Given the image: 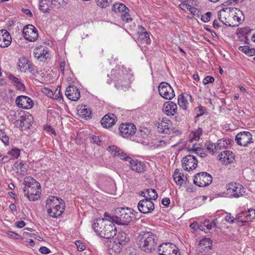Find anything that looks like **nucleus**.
<instances>
[{
	"label": "nucleus",
	"instance_id": "nucleus-13",
	"mask_svg": "<svg viewBox=\"0 0 255 255\" xmlns=\"http://www.w3.org/2000/svg\"><path fill=\"white\" fill-rule=\"evenodd\" d=\"M137 208L140 213L148 214L151 213L154 209V205L151 200L145 198L138 202Z\"/></svg>",
	"mask_w": 255,
	"mask_h": 255
},
{
	"label": "nucleus",
	"instance_id": "nucleus-63",
	"mask_svg": "<svg viewBox=\"0 0 255 255\" xmlns=\"http://www.w3.org/2000/svg\"><path fill=\"white\" fill-rule=\"evenodd\" d=\"M22 11L25 13V14L27 15H29L30 17H32V12H31V11L28 9H27V8H22Z\"/></svg>",
	"mask_w": 255,
	"mask_h": 255
},
{
	"label": "nucleus",
	"instance_id": "nucleus-20",
	"mask_svg": "<svg viewBox=\"0 0 255 255\" xmlns=\"http://www.w3.org/2000/svg\"><path fill=\"white\" fill-rule=\"evenodd\" d=\"M11 43V37L9 32L5 29L0 30V47H7Z\"/></svg>",
	"mask_w": 255,
	"mask_h": 255
},
{
	"label": "nucleus",
	"instance_id": "nucleus-39",
	"mask_svg": "<svg viewBox=\"0 0 255 255\" xmlns=\"http://www.w3.org/2000/svg\"><path fill=\"white\" fill-rule=\"evenodd\" d=\"M0 139L5 145H8L9 143V137L6 134L5 132L1 129H0Z\"/></svg>",
	"mask_w": 255,
	"mask_h": 255
},
{
	"label": "nucleus",
	"instance_id": "nucleus-36",
	"mask_svg": "<svg viewBox=\"0 0 255 255\" xmlns=\"http://www.w3.org/2000/svg\"><path fill=\"white\" fill-rule=\"evenodd\" d=\"M198 228L201 231L209 230L211 229V225L209 220H205L203 222L200 224Z\"/></svg>",
	"mask_w": 255,
	"mask_h": 255
},
{
	"label": "nucleus",
	"instance_id": "nucleus-26",
	"mask_svg": "<svg viewBox=\"0 0 255 255\" xmlns=\"http://www.w3.org/2000/svg\"><path fill=\"white\" fill-rule=\"evenodd\" d=\"M31 64L24 57H20L17 63V68L21 72H25L27 70H30Z\"/></svg>",
	"mask_w": 255,
	"mask_h": 255
},
{
	"label": "nucleus",
	"instance_id": "nucleus-2",
	"mask_svg": "<svg viewBox=\"0 0 255 255\" xmlns=\"http://www.w3.org/2000/svg\"><path fill=\"white\" fill-rule=\"evenodd\" d=\"M138 246L141 251L150 253L156 247L157 237L150 232H142L138 236Z\"/></svg>",
	"mask_w": 255,
	"mask_h": 255
},
{
	"label": "nucleus",
	"instance_id": "nucleus-6",
	"mask_svg": "<svg viewBox=\"0 0 255 255\" xmlns=\"http://www.w3.org/2000/svg\"><path fill=\"white\" fill-rule=\"evenodd\" d=\"M227 194L230 197L238 198L245 193V188L239 183L231 182L226 186Z\"/></svg>",
	"mask_w": 255,
	"mask_h": 255
},
{
	"label": "nucleus",
	"instance_id": "nucleus-56",
	"mask_svg": "<svg viewBox=\"0 0 255 255\" xmlns=\"http://www.w3.org/2000/svg\"><path fill=\"white\" fill-rule=\"evenodd\" d=\"M26 122H27V121H26V119H24L23 120H16V121L15 122V124L17 126H19L20 127H23L25 126V124Z\"/></svg>",
	"mask_w": 255,
	"mask_h": 255
},
{
	"label": "nucleus",
	"instance_id": "nucleus-16",
	"mask_svg": "<svg viewBox=\"0 0 255 255\" xmlns=\"http://www.w3.org/2000/svg\"><path fill=\"white\" fill-rule=\"evenodd\" d=\"M212 244L209 239H204L200 241L198 250L199 255H209Z\"/></svg>",
	"mask_w": 255,
	"mask_h": 255
},
{
	"label": "nucleus",
	"instance_id": "nucleus-31",
	"mask_svg": "<svg viewBox=\"0 0 255 255\" xmlns=\"http://www.w3.org/2000/svg\"><path fill=\"white\" fill-rule=\"evenodd\" d=\"M9 78L11 81L12 83H13V84L15 86L18 90L21 91L24 90V85L23 83H22L19 79L12 75H10Z\"/></svg>",
	"mask_w": 255,
	"mask_h": 255
},
{
	"label": "nucleus",
	"instance_id": "nucleus-23",
	"mask_svg": "<svg viewBox=\"0 0 255 255\" xmlns=\"http://www.w3.org/2000/svg\"><path fill=\"white\" fill-rule=\"evenodd\" d=\"M115 239V243H116V244L115 246H113V248L117 247L118 245H120L122 246H125L129 240V237L124 232H119Z\"/></svg>",
	"mask_w": 255,
	"mask_h": 255
},
{
	"label": "nucleus",
	"instance_id": "nucleus-64",
	"mask_svg": "<svg viewBox=\"0 0 255 255\" xmlns=\"http://www.w3.org/2000/svg\"><path fill=\"white\" fill-rule=\"evenodd\" d=\"M199 226V225H198V223L197 222H194L190 225V227L191 228H192L195 230H196L197 229H199L198 228Z\"/></svg>",
	"mask_w": 255,
	"mask_h": 255
},
{
	"label": "nucleus",
	"instance_id": "nucleus-49",
	"mask_svg": "<svg viewBox=\"0 0 255 255\" xmlns=\"http://www.w3.org/2000/svg\"><path fill=\"white\" fill-rule=\"evenodd\" d=\"M228 9L227 8L226 10L225 9H222L218 13L219 17H227V16L230 14L229 12L230 10H228Z\"/></svg>",
	"mask_w": 255,
	"mask_h": 255
},
{
	"label": "nucleus",
	"instance_id": "nucleus-15",
	"mask_svg": "<svg viewBox=\"0 0 255 255\" xmlns=\"http://www.w3.org/2000/svg\"><path fill=\"white\" fill-rule=\"evenodd\" d=\"M15 103L18 107L29 109L33 106V101L26 96H18L15 100Z\"/></svg>",
	"mask_w": 255,
	"mask_h": 255
},
{
	"label": "nucleus",
	"instance_id": "nucleus-12",
	"mask_svg": "<svg viewBox=\"0 0 255 255\" xmlns=\"http://www.w3.org/2000/svg\"><path fill=\"white\" fill-rule=\"evenodd\" d=\"M182 167L184 170L190 171L195 169L198 164L196 157L193 155L185 156L182 160Z\"/></svg>",
	"mask_w": 255,
	"mask_h": 255
},
{
	"label": "nucleus",
	"instance_id": "nucleus-60",
	"mask_svg": "<svg viewBox=\"0 0 255 255\" xmlns=\"http://www.w3.org/2000/svg\"><path fill=\"white\" fill-rule=\"evenodd\" d=\"M41 55H41V59H42V60H43V59L46 60L48 58H49V54L47 50L45 51L44 50H43V52L42 53L41 52Z\"/></svg>",
	"mask_w": 255,
	"mask_h": 255
},
{
	"label": "nucleus",
	"instance_id": "nucleus-11",
	"mask_svg": "<svg viewBox=\"0 0 255 255\" xmlns=\"http://www.w3.org/2000/svg\"><path fill=\"white\" fill-rule=\"evenodd\" d=\"M24 37L29 41H35L38 37V31L35 27L31 24L25 26L23 29Z\"/></svg>",
	"mask_w": 255,
	"mask_h": 255
},
{
	"label": "nucleus",
	"instance_id": "nucleus-4",
	"mask_svg": "<svg viewBox=\"0 0 255 255\" xmlns=\"http://www.w3.org/2000/svg\"><path fill=\"white\" fill-rule=\"evenodd\" d=\"M46 207L50 217L57 218L64 212L65 205L62 199L51 196L46 200Z\"/></svg>",
	"mask_w": 255,
	"mask_h": 255
},
{
	"label": "nucleus",
	"instance_id": "nucleus-35",
	"mask_svg": "<svg viewBox=\"0 0 255 255\" xmlns=\"http://www.w3.org/2000/svg\"><path fill=\"white\" fill-rule=\"evenodd\" d=\"M247 213L245 211H243L237 215L235 218L236 221L240 223H246L248 222L246 218Z\"/></svg>",
	"mask_w": 255,
	"mask_h": 255
},
{
	"label": "nucleus",
	"instance_id": "nucleus-17",
	"mask_svg": "<svg viewBox=\"0 0 255 255\" xmlns=\"http://www.w3.org/2000/svg\"><path fill=\"white\" fill-rule=\"evenodd\" d=\"M107 150L110 152L114 156H118L121 159L129 161L131 159L128 156L122 149L115 145H111L108 147Z\"/></svg>",
	"mask_w": 255,
	"mask_h": 255
},
{
	"label": "nucleus",
	"instance_id": "nucleus-54",
	"mask_svg": "<svg viewBox=\"0 0 255 255\" xmlns=\"http://www.w3.org/2000/svg\"><path fill=\"white\" fill-rule=\"evenodd\" d=\"M91 142L94 143H96V144L100 145L101 140H100V138L98 136L92 134L91 136Z\"/></svg>",
	"mask_w": 255,
	"mask_h": 255
},
{
	"label": "nucleus",
	"instance_id": "nucleus-7",
	"mask_svg": "<svg viewBox=\"0 0 255 255\" xmlns=\"http://www.w3.org/2000/svg\"><path fill=\"white\" fill-rule=\"evenodd\" d=\"M212 182V177L209 173L202 172L194 176V183L199 187H205Z\"/></svg>",
	"mask_w": 255,
	"mask_h": 255
},
{
	"label": "nucleus",
	"instance_id": "nucleus-10",
	"mask_svg": "<svg viewBox=\"0 0 255 255\" xmlns=\"http://www.w3.org/2000/svg\"><path fill=\"white\" fill-rule=\"evenodd\" d=\"M235 140L238 144L247 146L249 144L253 142V135L249 131H241L236 135Z\"/></svg>",
	"mask_w": 255,
	"mask_h": 255
},
{
	"label": "nucleus",
	"instance_id": "nucleus-44",
	"mask_svg": "<svg viewBox=\"0 0 255 255\" xmlns=\"http://www.w3.org/2000/svg\"><path fill=\"white\" fill-rule=\"evenodd\" d=\"M211 15V12H207L201 16V20L204 22H208L210 20Z\"/></svg>",
	"mask_w": 255,
	"mask_h": 255
},
{
	"label": "nucleus",
	"instance_id": "nucleus-62",
	"mask_svg": "<svg viewBox=\"0 0 255 255\" xmlns=\"http://www.w3.org/2000/svg\"><path fill=\"white\" fill-rule=\"evenodd\" d=\"M170 203V200L169 198H164L162 200V204L165 206H168Z\"/></svg>",
	"mask_w": 255,
	"mask_h": 255
},
{
	"label": "nucleus",
	"instance_id": "nucleus-34",
	"mask_svg": "<svg viewBox=\"0 0 255 255\" xmlns=\"http://www.w3.org/2000/svg\"><path fill=\"white\" fill-rule=\"evenodd\" d=\"M202 133V128H198L197 129H195L194 131H192L190 134V138L191 140H197L200 137V135Z\"/></svg>",
	"mask_w": 255,
	"mask_h": 255
},
{
	"label": "nucleus",
	"instance_id": "nucleus-14",
	"mask_svg": "<svg viewBox=\"0 0 255 255\" xmlns=\"http://www.w3.org/2000/svg\"><path fill=\"white\" fill-rule=\"evenodd\" d=\"M136 129L135 126L131 123H123L119 127L121 135L124 137H128L133 135Z\"/></svg>",
	"mask_w": 255,
	"mask_h": 255
},
{
	"label": "nucleus",
	"instance_id": "nucleus-45",
	"mask_svg": "<svg viewBox=\"0 0 255 255\" xmlns=\"http://www.w3.org/2000/svg\"><path fill=\"white\" fill-rule=\"evenodd\" d=\"M173 176L175 183L178 185H181L183 182V179L181 176L180 174L177 175V174H176L173 175Z\"/></svg>",
	"mask_w": 255,
	"mask_h": 255
},
{
	"label": "nucleus",
	"instance_id": "nucleus-46",
	"mask_svg": "<svg viewBox=\"0 0 255 255\" xmlns=\"http://www.w3.org/2000/svg\"><path fill=\"white\" fill-rule=\"evenodd\" d=\"M8 153L11 155L13 158H17L19 156L20 151L18 149L14 148L9 151Z\"/></svg>",
	"mask_w": 255,
	"mask_h": 255
},
{
	"label": "nucleus",
	"instance_id": "nucleus-40",
	"mask_svg": "<svg viewBox=\"0 0 255 255\" xmlns=\"http://www.w3.org/2000/svg\"><path fill=\"white\" fill-rule=\"evenodd\" d=\"M247 213L246 218L248 222L251 221L252 219H254L255 218V210L254 209H250L248 211H245Z\"/></svg>",
	"mask_w": 255,
	"mask_h": 255
},
{
	"label": "nucleus",
	"instance_id": "nucleus-27",
	"mask_svg": "<svg viewBox=\"0 0 255 255\" xmlns=\"http://www.w3.org/2000/svg\"><path fill=\"white\" fill-rule=\"evenodd\" d=\"M138 40L143 41L146 44L150 43L149 34L147 33L145 28L141 25L138 26Z\"/></svg>",
	"mask_w": 255,
	"mask_h": 255
},
{
	"label": "nucleus",
	"instance_id": "nucleus-38",
	"mask_svg": "<svg viewBox=\"0 0 255 255\" xmlns=\"http://www.w3.org/2000/svg\"><path fill=\"white\" fill-rule=\"evenodd\" d=\"M128 10H126L123 13H122L121 14V17L123 21H126L127 23H128L132 21V18L131 17L130 15L128 13Z\"/></svg>",
	"mask_w": 255,
	"mask_h": 255
},
{
	"label": "nucleus",
	"instance_id": "nucleus-9",
	"mask_svg": "<svg viewBox=\"0 0 255 255\" xmlns=\"http://www.w3.org/2000/svg\"><path fill=\"white\" fill-rule=\"evenodd\" d=\"M159 255H177L179 251L176 246L172 243H165L158 246Z\"/></svg>",
	"mask_w": 255,
	"mask_h": 255
},
{
	"label": "nucleus",
	"instance_id": "nucleus-52",
	"mask_svg": "<svg viewBox=\"0 0 255 255\" xmlns=\"http://www.w3.org/2000/svg\"><path fill=\"white\" fill-rule=\"evenodd\" d=\"M223 142H224V141L223 140V139H220L219 140H218V142L216 143L217 152H219L218 150L224 148V145Z\"/></svg>",
	"mask_w": 255,
	"mask_h": 255
},
{
	"label": "nucleus",
	"instance_id": "nucleus-61",
	"mask_svg": "<svg viewBox=\"0 0 255 255\" xmlns=\"http://www.w3.org/2000/svg\"><path fill=\"white\" fill-rule=\"evenodd\" d=\"M15 226L19 228H22L24 227L25 225V223L23 221H19L15 223Z\"/></svg>",
	"mask_w": 255,
	"mask_h": 255
},
{
	"label": "nucleus",
	"instance_id": "nucleus-30",
	"mask_svg": "<svg viewBox=\"0 0 255 255\" xmlns=\"http://www.w3.org/2000/svg\"><path fill=\"white\" fill-rule=\"evenodd\" d=\"M128 82L125 79H119L115 80V87L118 89H122L124 91L126 90L128 87Z\"/></svg>",
	"mask_w": 255,
	"mask_h": 255
},
{
	"label": "nucleus",
	"instance_id": "nucleus-33",
	"mask_svg": "<svg viewBox=\"0 0 255 255\" xmlns=\"http://www.w3.org/2000/svg\"><path fill=\"white\" fill-rule=\"evenodd\" d=\"M112 10L116 13H123L126 10H128V8L123 3H117L113 6Z\"/></svg>",
	"mask_w": 255,
	"mask_h": 255
},
{
	"label": "nucleus",
	"instance_id": "nucleus-21",
	"mask_svg": "<svg viewBox=\"0 0 255 255\" xmlns=\"http://www.w3.org/2000/svg\"><path fill=\"white\" fill-rule=\"evenodd\" d=\"M130 166L131 170L137 173H142L145 170V164L137 159L129 160Z\"/></svg>",
	"mask_w": 255,
	"mask_h": 255
},
{
	"label": "nucleus",
	"instance_id": "nucleus-8",
	"mask_svg": "<svg viewBox=\"0 0 255 255\" xmlns=\"http://www.w3.org/2000/svg\"><path fill=\"white\" fill-rule=\"evenodd\" d=\"M158 90L160 95L165 99L170 100L175 96L173 88L167 82H161L158 87Z\"/></svg>",
	"mask_w": 255,
	"mask_h": 255
},
{
	"label": "nucleus",
	"instance_id": "nucleus-48",
	"mask_svg": "<svg viewBox=\"0 0 255 255\" xmlns=\"http://www.w3.org/2000/svg\"><path fill=\"white\" fill-rule=\"evenodd\" d=\"M42 92L43 94L50 98H52L53 96H54V93L50 89L47 88H43Z\"/></svg>",
	"mask_w": 255,
	"mask_h": 255
},
{
	"label": "nucleus",
	"instance_id": "nucleus-47",
	"mask_svg": "<svg viewBox=\"0 0 255 255\" xmlns=\"http://www.w3.org/2000/svg\"><path fill=\"white\" fill-rule=\"evenodd\" d=\"M219 19L220 20V21L221 22H222L224 24L227 25V26H234V25H232L230 21H229V19L228 18V17H219ZM238 25L237 24H235L234 25Z\"/></svg>",
	"mask_w": 255,
	"mask_h": 255
},
{
	"label": "nucleus",
	"instance_id": "nucleus-53",
	"mask_svg": "<svg viewBox=\"0 0 255 255\" xmlns=\"http://www.w3.org/2000/svg\"><path fill=\"white\" fill-rule=\"evenodd\" d=\"M225 220L231 224L234 223L235 221H236L235 218L231 216V214H227L225 217Z\"/></svg>",
	"mask_w": 255,
	"mask_h": 255
},
{
	"label": "nucleus",
	"instance_id": "nucleus-41",
	"mask_svg": "<svg viewBox=\"0 0 255 255\" xmlns=\"http://www.w3.org/2000/svg\"><path fill=\"white\" fill-rule=\"evenodd\" d=\"M96 1L97 4L102 8L108 6L112 2V0H97Z\"/></svg>",
	"mask_w": 255,
	"mask_h": 255
},
{
	"label": "nucleus",
	"instance_id": "nucleus-24",
	"mask_svg": "<svg viewBox=\"0 0 255 255\" xmlns=\"http://www.w3.org/2000/svg\"><path fill=\"white\" fill-rule=\"evenodd\" d=\"M220 160L225 164H228L233 162L234 155L232 151L225 150L221 152L219 155Z\"/></svg>",
	"mask_w": 255,
	"mask_h": 255
},
{
	"label": "nucleus",
	"instance_id": "nucleus-1",
	"mask_svg": "<svg viewBox=\"0 0 255 255\" xmlns=\"http://www.w3.org/2000/svg\"><path fill=\"white\" fill-rule=\"evenodd\" d=\"M114 223L109 219L99 218L93 224V228L101 237L110 239L116 235L117 229Z\"/></svg>",
	"mask_w": 255,
	"mask_h": 255
},
{
	"label": "nucleus",
	"instance_id": "nucleus-3",
	"mask_svg": "<svg viewBox=\"0 0 255 255\" xmlns=\"http://www.w3.org/2000/svg\"><path fill=\"white\" fill-rule=\"evenodd\" d=\"M23 184L24 195L29 201H34L40 198V185L35 179L31 177H26Z\"/></svg>",
	"mask_w": 255,
	"mask_h": 255
},
{
	"label": "nucleus",
	"instance_id": "nucleus-18",
	"mask_svg": "<svg viewBox=\"0 0 255 255\" xmlns=\"http://www.w3.org/2000/svg\"><path fill=\"white\" fill-rule=\"evenodd\" d=\"M66 96L70 100L76 101L80 97V93L78 89L74 86H69L65 91Z\"/></svg>",
	"mask_w": 255,
	"mask_h": 255
},
{
	"label": "nucleus",
	"instance_id": "nucleus-5",
	"mask_svg": "<svg viewBox=\"0 0 255 255\" xmlns=\"http://www.w3.org/2000/svg\"><path fill=\"white\" fill-rule=\"evenodd\" d=\"M135 218L134 214L128 208H117L115 209L113 221L119 225L127 226Z\"/></svg>",
	"mask_w": 255,
	"mask_h": 255
},
{
	"label": "nucleus",
	"instance_id": "nucleus-32",
	"mask_svg": "<svg viewBox=\"0 0 255 255\" xmlns=\"http://www.w3.org/2000/svg\"><path fill=\"white\" fill-rule=\"evenodd\" d=\"M52 0H39V9L44 12H48L49 9V5Z\"/></svg>",
	"mask_w": 255,
	"mask_h": 255
},
{
	"label": "nucleus",
	"instance_id": "nucleus-25",
	"mask_svg": "<svg viewBox=\"0 0 255 255\" xmlns=\"http://www.w3.org/2000/svg\"><path fill=\"white\" fill-rule=\"evenodd\" d=\"M176 104L172 102H166L163 106V111L167 116H173L177 111Z\"/></svg>",
	"mask_w": 255,
	"mask_h": 255
},
{
	"label": "nucleus",
	"instance_id": "nucleus-22",
	"mask_svg": "<svg viewBox=\"0 0 255 255\" xmlns=\"http://www.w3.org/2000/svg\"><path fill=\"white\" fill-rule=\"evenodd\" d=\"M116 116L113 114L106 115L101 120V125L104 128H111L115 124Z\"/></svg>",
	"mask_w": 255,
	"mask_h": 255
},
{
	"label": "nucleus",
	"instance_id": "nucleus-51",
	"mask_svg": "<svg viewBox=\"0 0 255 255\" xmlns=\"http://www.w3.org/2000/svg\"><path fill=\"white\" fill-rule=\"evenodd\" d=\"M214 78L212 76H206L203 80V83L204 85L208 84L210 83H213L214 81Z\"/></svg>",
	"mask_w": 255,
	"mask_h": 255
},
{
	"label": "nucleus",
	"instance_id": "nucleus-57",
	"mask_svg": "<svg viewBox=\"0 0 255 255\" xmlns=\"http://www.w3.org/2000/svg\"><path fill=\"white\" fill-rule=\"evenodd\" d=\"M168 140H159L157 141V146H164L168 143Z\"/></svg>",
	"mask_w": 255,
	"mask_h": 255
},
{
	"label": "nucleus",
	"instance_id": "nucleus-28",
	"mask_svg": "<svg viewBox=\"0 0 255 255\" xmlns=\"http://www.w3.org/2000/svg\"><path fill=\"white\" fill-rule=\"evenodd\" d=\"M78 114L82 118L87 119L91 117L92 112L86 106H81L78 110Z\"/></svg>",
	"mask_w": 255,
	"mask_h": 255
},
{
	"label": "nucleus",
	"instance_id": "nucleus-19",
	"mask_svg": "<svg viewBox=\"0 0 255 255\" xmlns=\"http://www.w3.org/2000/svg\"><path fill=\"white\" fill-rule=\"evenodd\" d=\"M171 127L172 124L170 121L166 118H163L157 126L158 131L161 133L170 134L172 130Z\"/></svg>",
	"mask_w": 255,
	"mask_h": 255
},
{
	"label": "nucleus",
	"instance_id": "nucleus-42",
	"mask_svg": "<svg viewBox=\"0 0 255 255\" xmlns=\"http://www.w3.org/2000/svg\"><path fill=\"white\" fill-rule=\"evenodd\" d=\"M52 99H56L58 101H60L62 99V96L60 94V88L57 87L55 90V92L54 93V96H53Z\"/></svg>",
	"mask_w": 255,
	"mask_h": 255
},
{
	"label": "nucleus",
	"instance_id": "nucleus-55",
	"mask_svg": "<svg viewBox=\"0 0 255 255\" xmlns=\"http://www.w3.org/2000/svg\"><path fill=\"white\" fill-rule=\"evenodd\" d=\"M39 251L41 254L44 255L49 254L51 252L50 249L46 247H42L40 248Z\"/></svg>",
	"mask_w": 255,
	"mask_h": 255
},
{
	"label": "nucleus",
	"instance_id": "nucleus-58",
	"mask_svg": "<svg viewBox=\"0 0 255 255\" xmlns=\"http://www.w3.org/2000/svg\"><path fill=\"white\" fill-rule=\"evenodd\" d=\"M249 48H250L248 46H242L239 47V50L248 55V53L249 51Z\"/></svg>",
	"mask_w": 255,
	"mask_h": 255
},
{
	"label": "nucleus",
	"instance_id": "nucleus-43",
	"mask_svg": "<svg viewBox=\"0 0 255 255\" xmlns=\"http://www.w3.org/2000/svg\"><path fill=\"white\" fill-rule=\"evenodd\" d=\"M207 148L210 152H212L213 153L217 152L216 143L209 142L207 145Z\"/></svg>",
	"mask_w": 255,
	"mask_h": 255
},
{
	"label": "nucleus",
	"instance_id": "nucleus-29",
	"mask_svg": "<svg viewBox=\"0 0 255 255\" xmlns=\"http://www.w3.org/2000/svg\"><path fill=\"white\" fill-rule=\"evenodd\" d=\"M141 196L145 197V198L149 199L150 200H156L158 195L155 191V190L153 189H147L145 190L144 192H142Z\"/></svg>",
	"mask_w": 255,
	"mask_h": 255
},
{
	"label": "nucleus",
	"instance_id": "nucleus-37",
	"mask_svg": "<svg viewBox=\"0 0 255 255\" xmlns=\"http://www.w3.org/2000/svg\"><path fill=\"white\" fill-rule=\"evenodd\" d=\"M178 102L179 106L184 110H186L187 109L188 102L182 95H180L178 97Z\"/></svg>",
	"mask_w": 255,
	"mask_h": 255
},
{
	"label": "nucleus",
	"instance_id": "nucleus-50",
	"mask_svg": "<svg viewBox=\"0 0 255 255\" xmlns=\"http://www.w3.org/2000/svg\"><path fill=\"white\" fill-rule=\"evenodd\" d=\"M75 245L77 246V249L79 251L82 252L85 249V246L80 241H76Z\"/></svg>",
	"mask_w": 255,
	"mask_h": 255
},
{
	"label": "nucleus",
	"instance_id": "nucleus-59",
	"mask_svg": "<svg viewBox=\"0 0 255 255\" xmlns=\"http://www.w3.org/2000/svg\"><path fill=\"white\" fill-rule=\"evenodd\" d=\"M19 166H20V171H19L18 170L17 172H19L20 174H24L25 173H26V171H27V169H26V167H25V166L24 165V164H19Z\"/></svg>",
	"mask_w": 255,
	"mask_h": 255
}]
</instances>
